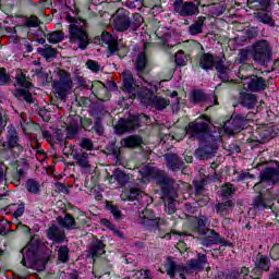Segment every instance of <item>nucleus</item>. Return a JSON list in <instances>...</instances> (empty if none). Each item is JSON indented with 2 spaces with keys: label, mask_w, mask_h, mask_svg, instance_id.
Here are the masks:
<instances>
[{
  "label": "nucleus",
  "mask_w": 279,
  "mask_h": 279,
  "mask_svg": "<svg viewBox=\"0 0 279 279\" xmlns=\"http://www.w3.org/2000/svg\"><path fill=\"white\" fill-rule=\"evenodd\" d=\"M94 132H96V134H99V136H101V134H104V125L101 124V119L97 118L94 124Z\"/></svg>",
  "instance_id": "58"
},
{
  "label": "nucleus",
  "mask_w": 279,
  "mask_h": 279,
  "mask_svg": "<svg viewBox=\"0 0 279 279\" xmlns=\"http://www.w3.org/2000/svg\"><path fill=\"white\" fill-rule=\"evenodd\" d=\"M250 56H252V49H240L235 59V64H242V66H250V64H246L247 60H250Z\"/></svg>",
  "instance_id": "39"
},
{
  "label": "nucleus",
  "mask_w": 279,
  "mask_h": 279,
  "mask_svg": "<svg viewBox=\"0 0 279 279\" xmlns=\"http://www.w3.org/2000/svg\"><path fill=\"white\" fill-rule=\"evenodd\" d=\"M186 62H189V58L186 57V54H184V52L182 50H179L175 53L177 66H184V65H186Z\"/></svg>",
  "instance_id": "49"
},
{
  "label": "nucleus",
  "mask_w": 279,
  "mask_h": 279,
  "mask_svg": "<svg viewBox=\"0 0 279 279\" xmlns=\"http://www.w3.org/2000/svg\"><path fill=\"white\" fill-rule=\"evenodd\" d=\"M80 145L82 149H86L87 151H93V141L90 138L84 137Z\"/></svg>",
  "instance_id": "55"
},
{
  "label": "nucleus",
  "mask_w": 279,
  "mask_h": 279,
  "mask_svg": "<svg viewBox=\"0 0 279 279\" xmlns=\"http://www.w3.org/2000/svg\"><path fill=\"white\" fill-rule=\"evenodd\" d=\"M8 143H9V147H16V145H19V136L16 135L15 131L10 133Z\"/></svg>",
  "instance_id": "56"
},
{
  "label": "nucleus",
  "mask_w": 279,
  "mask_h": 279,
  "mask_svg": "<svg viewBox=\"0 0 279 279\" xmlns=\"http://www.w3.org/2000/svg\"><path fill=\"white\" fill-rule=\"evenodd\" d=\"M57 221L61 228H66V230H75V228H77L75 218H73L71 214H65L64 217H58Z\"/></svg>",
  "instance_id": "27"
},
{
  "label": "nucleus",
  "mask_w": 279,
  "mask_h": 279,
  "mask_svg": "<svg viewBox=\"0 0 279 279\" xmlns=\"http://www.w3.org/2000/svg\"><path fill=\"white\" fill-rule=\"evenodd\" d=\"M15 86L17 88L14 92V96L17 99H23L26 104H34V97L32 96V82L25 73L20 72L15 76Z\"/></svg>",
  "instance_id": "6"
},
{
  "label": "nucleus",
  "mask_w": 279,
  "mask_h": 279,
  "mask_svg": "<svg viewBox=\"0 0 279 279\" xmlns=\"http://www.w3.org/2000/svg\"><path fill=\"white\" fill-rule=\"evenodd\" d=\"M206 100V94L202 90H194L191 95L192 104H202Z\"/></svg>",
  "instance_id": "46"
},
{
  "label": "nucleus",
  "mask_w": 279,
  "mask_h": 279,
  "mask_svg": "<svg viewBox=\"0 0 279 279\" xmlns=\"http://www.w3.org/2000/svg\"><path fill=\"white\" fill-rule=\"evenodd\" d=\"M101 40L102 43H105V45H108L111 53H117V51H119L118 45H117V37L112 36V34L108 32H102Z\"/></svg>",
  "instance_id": "28"
},
{
  "label": "nucleus",
  "mask_w": 279,
  "mask_h": 279,
  "mask_svg": "<svg viewBox=\"0 0 279 279\" xmlns=\"http://www.w3.org/2000/svg\"><path fill=\"white\" fill-rule=\"evenodd\" d=\"M116 16L114 27L118 32H128V29H131L130 11L125 9H119L116 13Z\"/></svg>",
  "instance_id": "16"
},
{
  "label": "nucleus",
  "mask_w": 279,
  "mask_h": 279,
  "mask_svg": "<svg viewBox=\"0 0 279 279\" xmlns=\"http://www.w3.org/2000/svg\"><path fill=\"white\" fill-rule=\"evenodd\" d=\"M47 40L52 45H58V43H62L64 40V33H62L61 31H54L52 33H49L47 35Z\"/></svg>",
  "instance_id": "42"
},
{
  "label": "nucleus",
  "mask_w": 279,
  "mask_h": 279,
  "mask_svg": "<svg viewBox=\"0 0 279 279\" xmlns=\"http://www.w3.org/2000/svg\"><path fill=\"white\" fill-rule=\"evenodd\" d=\"M10 230V222L3 219L0 220V234H5Z\"/></svg>",
  "instance_id": "60"
},
{
  "label": "nucleus",
  "mask_w": 279,
  "mask_h": 279,
  "mask_svg": "<svg viewBox=\"0 0 279 279\" xmlns=\"http://www.w3.org/2000/svg\"><path fill=\"white\" fill-rule=\"evenodd\" d=\"M255 267L258 269H262V271H269V268L271 267V260L269 257L258 253L255 257Z\"/></svg>",
  "instance_id": "29"
},
{
  "label": "nucleus",
  "mask_w": 279,
  "mask_h": 279,
  "mask_svg": "<svg viewBox=\"0 0 279 279\" xmlns=\"http://www.w3.org/2000/svg\"><path fill=\"white\" fill-rule=\"evenodd\" d=\"M215 148L213 146L205 145L204 147L197 148L195 155L201 160H208L213 156Z\"/></svg>",
  "instance_id": "38"
},
{
  "label": "nucleus",
  "mask_w": 279,
  "mask_h": 279,
  "mask_svg": "<svg viewBox=\"0 0 279 279\" xmlns=\"http://www.w3.org/2000/svg\"><path fill=\"white\" fill-rule=\"evenodd\" d=\"M227 276H235L236 279H247L250 277V268L242 267L240 271H233L232 274Z\"/></svg>",
  "instance_id": "50"
},
{
  "label": "nucleus",
  "mask_w": 279,
  "mask_h": 279,
  "mask_svg": "<svg viewBox=\"0 0 279 279\" xmlns=\"http://www.w3.org/2000/svg\"><path fill=\"white\" fill-rule=\"evenodd\" d=\"M78 129L77 126L70 125L68 126V138H75L77 136Z\"/></svg>",
  "instance_id": "63"
},
{
  "label": "nucleus",
  "mask_w": 279,
  "mask_h": 279,
  "mask_svg": "<svg viewBox=\"0 0 279 279\" xmlns=\"http://www.w3.org/2000/svg\"><path fill=\"white\" fill-rule=\"evenodd\" d=\"M255 19L259 23H263V25H268L269 27H276V21H274V15H271V12L260 10L257 13H255Z\"/></svg>",
  "instance_id": "25"
},
{
  "label": "nucleus",
  "mask_w": 279,
  "mask_h": 279,
  "mask_svg": "<svg viewBox=\"0 0 279 279\" xmlns=\"http://www.w3.org/2000/svg\"><path fill=\"white\" fill-rule=\"evenodd\" d=\"M86 66L89 71H93V73H99V71H101V65H99V62L95 60H88L86 62Z\"/></svg>",
  "instance_id": "53"
},
{
  "label": "nucleus",
  "mask_w": 279,
  "mask_h": 279,
  "mask_svg": "<svg viewBox=\"0 0 279 279\" xmlns=\"http://www.w3.org/2000/svg\"><path fill=\"white\" fill-rule=\"evenodd\" d=\"M149 64V58L147 57V53L141 52L137 54V58L135 60V68L137 73H143L145 69H147V65Z\"/></svg>",
  "instance_id": "34"
},
{
  "label": "nucleus",
  "mask_w": 279,
  "mask_h": 279,
  "mask_svg": "<svg viewBox=\"0 0 279 279\" xmlns=\"http://www.w3.org/2000/svg\"><path fill=\"white\" fill-rule=\"evenodd\" d=\"M130 180H132L130 174H126L121 169H116L112 172L109 182H118L119 186H125V184L130 183Z\"/></svg>",
  "instance_id": "22"
},
{
  "label": "nucleus",
  "mask_w": 279,
  "mask_h": 279,
  "mask_svg": "<svg viewBox=\"0 0 279 279\" xmlns=\"http://www.w3.org/2000/svg\"><path fill=\"white\" fill-rule=\"evenodd\" d=\"M40 247V241L38 238L33 236L22 251L21 254L23 256L22 265L27 267L28 269H34L36 265H38V248Z\"/></svg>",
  "instance_id": "5"
},
{
  "label": "nucleus",
  "mask_w": 279,
  "mask_h": 279,
  "mask_svg": "<svg viewBox=\"0 0 279 279\" xmlns=\"http://www.w3.org/2000/svg\"><path fill=\"white\" fill-rule=\"evenodd\" d=\"M48 238L51 239V241H56V243H62V241H64V231L52 226L48 229Z\"/></svg>",
  "instance_id": "35"
},
{
  "label": "nucleus",
  "mask_w": 279,
  "mask_h": 279,
  "mask_svg": "<svg viewBox=\"0 0 279 279\" xmlns=\"http://www.w3.org/2000/svg\"><path fill=\"white\" fill-rule=\"evenodd\" d=\"M88 84H86V81L84 80L80 81V85L83 86V88L92 89L94 97H96L97 99H101V93H107L108 90L106 89V86L104 85V83L99 81H96L93 83L88 82Z\"/></svg>",
  "instance_id": "19"
},
{
  "label": "nucleus",
  "mask_w": 279,
  "mask_h": 279,
  "mask_svg": "<svg viewBox=\"0 0 279 279\" xmlns=\"http://www.w3.org/2000/svg\"><path fill=\"white\" fill-rule=\"evenodd\" d=\"M199 66L205 71H208L216 66V71L218 73V77L221 82H232L231 75L234 66L232 62H226L211 53H203L199 58Z\"/></svg>",
  "instance_id": "3"
},
{
  "label": "nucleus",
  "mask_w": 279,
  "mask_h": 279,
  "mask_svg": "<svg viewBox=\"0 0 279 279\" xmlns=\"http://www.w3.org/2000/svg\"><path fill=\"white\" fill-rule=\"evenodd\" d=\"M210 131V118L207 116H202L195 121L190 122L187 126V134L191 138H197L198 141H204V136H208Z\"/></svg>",
  "instance_id": "7"
},
{
  "label": "nucleus",
  "mask_w": 279,
  "mask_h": 279,
  "mask_svg": "<svg viewBox=\"0 0 279 279\" xmlns=\"http://www.w3.org/2000/svg\"><path fill=\"white\" fill-rule=\"evenodd\" d=\"M26 190L33 195L40 193V183L34 179H28L26 182Z\"/></svg>",
  "instance_id": "43"
},
{
  "label": "nucleus",
  "mask_w": 279,
  "mask_h": 279,
  "mask_svg": "<svg viewBox=\"0 0 279 279\" xmlns=\"http://www.w3.org/2000/svg\"><path fill=\"white\" fill-rule=\"evenodd\" d=\"M123 77V88L130 95H136V83H134V76L132 73L125 72L122 74Z\"/></svg>",
  "instance_id": "24"
},
{
  "label": "nucleus",
  "mask_w": 279,
  "mask_h": 279,
  "mask_svg": "<svg viewBox=\"0 0 279 279\" xmlns=\"http://www.w3.org/2000/svg\"><path fill=\"white\" fill-rule=\"evenodd\" d=\"M107 209L113 215L114 219H121V209L117 205L107 204Z\"/></svg>",
  "instance_id": "54"
},
{
  "label": "nucleus",
  "mask_w": 279,
  "mask_h": 279,
  "mask_svg": "<svg viewBox=\"0 0 279 279\" xmlns=\"http://www.w3.org/2000/svg\"><path fill=\"white\" fill-rule=\"evenodd\" d=\"M232 208H234V202L227 201L225 203H218L216 205V213L220 215L221 217H227V215H230L232 213Z\"/></svg>",
  "instance_id": "32"
},
{
  "label": "nucleus",
  "mask_w": 279,
  "mask_h": 279,
  "mask_svg": "<svg viewBox=\"0 0 279 279\" xmlns=\"http://www.w3.org/2000/svg\"><path fill=\"white\" fill-rule=\"evenodd\" d=\"M72 156L76 160V165H78V167H82L83 169H88V167H90V163L88 162V153L80 150L73 153Z\"/></svg>",
  "instance_id": "31"
},
{
  "label": "nucleus",
  "mask_w": 279,
  "mask_h": 279,
  "mask_svg": "<svg viewBox=\"0 0 279 279\" xmlns=\"http://www.w3.org/2000/svg\"><path fill=\"white\" fill-rule=\"evenodd\" d=\"M143 195V192L138 187H131L130 190H125L121 194V199L123 202H134L135 199H138Z\"/></svg>",
  "instance_id": "30"
},
{
  "label": "nucleus",
  "mask_w": 279,
  "mask_h": 279,
  "mask_svg": "<svg viewBox=\"0 0 279 279\" xmlns=\"http://www.w3.org/2000/svg\"><path fill=\"white\" fill-rule=\"evenodd\" d=\"M89 254L92 258H99L102 254H106V244L101 240H94L89 245Z\"/></svg>",
  "instance_id": "23"
},
{
  "label": "nucleus",
  "mask_w": 279,
  "mask_h": 279,
  "mask_svg": "<svg viewBox=\"0 0 279 279\" xmlns=\"http://www.w3.org/2000/svg\"><path fill=\"white\" fill-rule=\"evenodd\" d=\"M247 71H252V65H241L238 71V77L242 80V84L245 90L251 93H260L267 88V82L265 78L256 75L247 74Z\"/></svg>",
  "instance_id": "4"
},
{
  "label": "nucleus",
  "mask_w": 279,
  "mask_h": 279,
  "mask_svg": "<svg viewBox=\"0 0 279 279\" xmlns=\"http://www.w3.org/2000/svg\"><path fill=\"white\" fill-rule=\"evenodd\" d=\"M163 202H165L166 208H168L169 215H173V213H175V198L165 196Z\"/></svg>",
  "instance_id": "48"
},
{
  "label": "nucleus",
  "mask_w": 279,
  "mask_h": 279,
  "mask_svg": "<svg viewBox=\"0 0 279 279\" xmlns=\"http://www.w3.org/2000/svg\"><path fill=\"white\" fill-rule=\"evenodd\" d=\"M38 53L46 58V60H50V58H56L58 56V50L56 48H51L49 45H45L44 48H38Z\"/></svg>",
  "instance_id": "41"
},
{
  "label": "nucleus",
  "mask_w": 279,
  "mask_h": 279,
  "mask_svg": "<svg viewBox=\"0 0 279 279\" xmlns=\"http://www.w3.org/2000/svg\"><path fill=\"white\" fill-rule=\"evenodd\" d=\"M206 263H208V257H206L205 254L198 253V258L191 259L187 262L185 267L182 265H177L173 257L167 258L165 267L170 278H175V274H178L180 278L184 279V274H190L191 271H202V269L206 267Z\"/></svg>",
  "instance_id": "2"
},
{
  "label": "nucleus",
  "mask_w": 279,
  "mask_h": 279,
  "mask_svg": "<svg viewBox=\"0 0 279 279\" xmlns=\"http://www.w3.org/2000/svg\"><path fill=\"white\" fill-rule=\"evenodd\" d=\"M54 90L60 99H66L69 90L73 88V81L71 74L64 70L59 71V80L53 82Z\"/></svg>",
  "instance_id": "12"
},
{
  "label": "nucleus",
  "mask_w": 279,
  "mask_h": 279,
  "mask_svg": "<svg viewBox=\"0 0 279 279\" xmlns=\"http://www.w3.org/2000/svg\"><path fill=\"white\" fill-rule=\"evenodd\" d=\"M171 101L167 98H162L160 96H155L153 99V102L150 104L151 108H155V110H165Z\"/></svg>",
  "instance_id": "40"
},
{
  "label": "nucleus",
  "mask_w": 279,
  "mask_h": 279,
  "mask_svg": "<svg viewBox=\"0 0 279 279\" xmlns=\"http://www.w3.org/2000/svg\"><path fill=\"white\" fill-rule=\"evenodd\" d=\"M26 25L28 27H38L40 25V20L36 15H32L27 21Z\"/></svg>",
  "instance_id": "57"
},
{
  "label": "nucleus",
  "mask_w": 279,
  "mask_h": 279,
  "mask_svg": "<svg viewBox=\"0 0 279 279\" xmlns=\"http://www.w3.org/2000/svg\"><path fill=\"white\" fill-rule=\"evenodd\" d=\"M69 252H70L69 246L66 245L60 246L58 250V260H60V263H69V258H70Z\"/></svg>",
  "instance_id": "44"
},
{
  "label": "nucleus",
  "mask_w": 279,
  "mask_h": 279,
  "mask_svg": "<svg viewBox=\"0 0 279 279\" xmlns=\"http://www.w3.org/2000/svg\"><path fill=\"white\" fill-rule=\"evenodd\" d=\"M143 144V138L138 135H131L121 141L122 147H140Z\"/></svg>",
  "instance_id": "37"
},
{
  "label": "nucleus",
  "mask_w": 279,
  "mask_h": 279,
  "mask_svg": "<svg viewBox=\"0 0 279 279\" xmlns=\"http://www.w3.org/2000/svg\"><path fill=\"white\" fill-rule=\"evenodd\" d=\"M25 213V203L17 204V207L14 211V217H23V214Z\"/></svg>",
  "instance_id": "61"
},
{
  "label": "nucleus",
  "mask_w": 279,
  "mask_h": 279,
  "mask_svg": "<svg viewBox=\"0 0 279 279\" xmlns=\"http://www.w3.org/2000/svg\"><path fill=\"white\" fill-rule=\"evenodd\" d=\"M131 29L132 32H136L141 25H143V15L140 13H134L133 14V20L130 21Z\"/></svg>",
  "instance_id": "45"
},
{
  "label": "nucleus",
  "mask_w": 279,
  "mask_h": 279,
  "mask_svg": "<svg viewBox=\"0 0 279 279\" xmlns=\"http://www.w3.org/2000/svg\"><path fill=\"white\" fill-rule=\"evenodd\" d=\"M250 119L247 116H243L241 113L236 114L230 122L225 123L223 130L227 134H235V132H241V130H245L247 128Z\"/></svg>",
  "instance_id": "15"
},
{
  "label": "nucleus",
  "mask_w": 279,
  "mask_h": 279,
  "mask_svg": "<svg viewBox=\"0 0 279 279\" xmlns=\"http://www.w3.org/2000/svg\"><path fill=\"white\" fill-rule=\"evenodd\" d=\"M277 168H266L260 172V181L254 185V191L259 193L253 201V208L256 210H265L271 208V199H276L278 195L274 194V190L278 191L279 170Z\"/></svg>",
  "instance_id": "1"
},
{
  "label": "nucleus",
  "mask_w": 279,
  "mask_h": 279,
  "mask_svg": "<svg viewBox=\"0 0 279 279\" xmlns=\"http://www.w3.org/2000/svg\"><path fill=\"white\" fill-rule=\"evenodd\" d=\"M138 223L141 226H144L147 230H161V226H165L166 221L165 219L156 218V215H154V210L146 207L141 214Z\"/></svg>",
  "instance_id": "11"
},
{
  "label": "nucleus",
  "mask_w": 279,
  "mask_h": 279,
  "mask_svg": "<svg viewBox=\"0 0 279 279\" xmlns=\"http://www.w3.org/2000/svg\"><path fill=\"white\" fill-rule=\"evenodd\" d=\"M151 179L157 180V183L160 184V186H171V184H173V180H171L169 177H166L163 171L154 168H146L143 171L141 180L142 182L147 183Z\"/></svg>",
  "instance_id": "14"
},
{
  "label": "nucleus",
  "mask_w": 279,
  "mask_h": 279,
  "mask_svg": "<svg viewBox=\"0 0 279 279\" xmlns=\"http://www.w3.org/2000/svg\"><path fill=\"white\" fill-rule=\"evenodd\" d=\"M271 56H274V52L267 40H259L253 45L252 58L257 64L265 66V64L271 62Z\"/></svg>",
  "instance_id": "8"
},
{
  "label": "nucleus",
  "mask_w": 279,
  "mask_h": 279,
  "mask_svg": "<svg viewBox=\"0 0 279 279\" xmlns=\"http://www.w3.org/2000/svg\"><path fill=\"white\" fill-rule=\"evenodd\" d=\"M137 98L140 99L141 104L143 106H151V102L154 101V92L151 89L143 86L137 88Z\"/></svg>",
  "instance_id": "21"
},
{
  "label": "nucleus",
  "mask_w": 279,
  "mask_h": 279,
  "mask_svg": "<svg viewBox=\"0 0 279 279\" xmlns=\"http://www.w3.org/2000/svg\"><path fill=\"white\" fill-rule=\"evenodd\" d=\"M70 43L74 45L76 49H86L88 45H90V39L88 38V33H86V28L82 25H77L75 23L70 24Z\"/></svg>",
  "instance_id": "9"
},
{
  "label": "nucleus",
  "mask_w": 279,
  "mask_h": 279,
  "mask_svg": "<svg viewBox=\"0 0 279 279\" xmlns=\"http://www.w3.org/2000/svg\"><path fill=\"white\" fill-rule=\"evenodd\" d=\"M206 21V17L201 16L197 19V21L190 25L189 27V34L191 36H197L204 32V22Z\"/></svg>",
  "instance_id": "33"
},
{
  "label": "nucleus",
  "mask_w": 279,
  "mask_h": 279,
  "mask_svg": "<svg viewBox=\"0 0 279 279\" xmlns=\"http://www.w3.org/2000/svg\"><path fill=\"white\" fill-rule=\"evenodd\" d=\"M43 136L50 143V145H65L64 135L62 133L57 132L51 134L49 131H43Z\"/></svg>",
  "instance_id": "26"
},
{
  "label": "nucleus",
  "mask_w": 279,
  "mask_h": 279,
  "mask_svg": "<svg viewBox=\"0 0 279 279\" xmlns=\"http://www.w3.org/2000/svg\"><path fill=\"white\" fill-rule=\"evenodd\" d=\"M270 258L272 260H279V244H274L270 250Z\"/></svg>",
  "instance_id": "59"
},
{
  "label": "nucleus",
  "mask_w": 279,
  "mask_h": 279,
  "mask_svg": "<svg viewBox=\"0 0 279 279\" xmlns=\"http://www.w3.org/2000/svg\"><path fill=\"white\" fill-rule=\"evenodd\" d=\"M202 245L208 247L210 245H222V247H232V243L221 238L219 233L210 231V235L202 240Z\"/></svg>",
  "instance_id": "18"
},
{
  "label": "nucleus",
  "mask_w": 279,
  "mask_h": 279,
  "mask_svg": "<svg viewBox=\"0 0 279 279\" xmlns=\"http://www.w3.org/2000/svg\"><path fill=\"white\" fill-rule=\"evenodd\" d=\"M5 125H8V114L0 113V132L5 130Z\"/></svg>",
  "instance_id": "62"
},
{
  "label": "nucleus",
  "mask_w": 279,
  "mask_h": 279,
  "mask_svg": "<svg viewBox=\"0 0 279 279\" xmlns=\"http://www.w3.org/2000/svg\"><path fill=\"white\" fill-rule=\"evenodd\" d=\"M10 84V75L5 71V68H0V86Z\"/></svg>",
  "instance_id": "52"
},
{
  "label": "nucleus",
  "mask_w": 279,
  "mask_h": 279,
  "mask_svg": "<svg viewBox=\"0 0 279 279\" xmlns=\"http://www.w3.org/2000/svg\"><path fill=\"white\" fill-rule=\"evenodd\" d=\"M149 123V118L145 113H140L133 117L130 120L121 119L116 126V130L119 134H123L125 132H132V130H136V128H141V125H147Z\"/></svg>",
  "instance_id": "10"
},
{
  "label": "nucleus",
  "mask_w": 279,
  "mask_h": 279,
  "mask_svg": "<svg viewBox=\"0 0 279 279\" xmlns=\"http://www.w3.org/2000/svg\"><path fill=\"white\" fill-rule=\"evenodd\" d=\"M222 197H230V195H234L236 193V189L231 183H227L222 186Z\"/></svg>",
  "instance_id": "51"
},
{
  "label": "nucleus",
  "mask_w": 279,
  "mask_h": 279,
  "mask_svg": "<svg viewBox=\"0 0 279 279\" xmlns=\"http://www.w3.org/2000/svg\"><path fill=\"white\" fill-rule=\"evenodd\" d=\"M238 101L243 106V108L253 110V108H256V105L258 104V98L246 89L240 92Z\"/></svg>",
  "instance_id": "17"
},
{
  "label": "nucleus",
  "mask_w": 279,
  "mask_h": 279,
  "mask_svg": "<svg viewBox=\"0 0 279 279\" xmlns=\"http://www.w3.org/2000/svg\"><path fill=\"white\" fill-rule=\"evenodd\" d=\"M257 132L262 143H267V141H271V138L276 136V133H274V128L271 126H264Z\"/></svg>",
  "instance_id": "36"
},
{
  "label": "nucleus",
  "mask_w": 279,
  "mask_h": 279,
  "mask_svg": "<svg viewBox=\"0 0 279 279\" xmlns=\"http://www.w3.org/2000/svg\"><path fill=\"white\" fill-rule=\"evenodd\" d=\"M263 269L255 266V268L251 271V278L253 279H259L260 276H263Z\"/></svg>",
  "instance_id": "64"
},
{
  "label": "nucleus",
  "mask_w": 279,
  "mask_h": 279,
  "mask_svg": "<svg viewBox=\"0 0 279 279\" xmlns=\"http://www.w3.org/2000/svg\"><path fill=\"white\" fill-rule=\"evenodd\" d=\"M101 225L105 226L106 228H109V230H112L113 234H116V236H119L120 239H123V232L117 230V227L110 220L102 219Z\"/></svg>",
  "instance_id": "47"
},
{
  "label": "nucleus",
  "mask_w": 279,
  "mask_h": 279,
  "mask_svg": "<svg viewBox=\"0 0 279 279\" xmlns=\"http://www.w3.org/2000/svg\"><path fill=\"white\" fill-rule=\"evenodd\" d=\"M167 167L171 169V171H180L182 169V173H184V161L178 157L175 154L166 155Z\"/></svg>",
  "instance_id": "20"
},
{
  "label": "nucleus",
  "mask_w": 279,
  "mask_h": 279,
  "mask_svg": "<svg viewBox=\"0 0 279 279\" xmlns=\"http://www.w3.org/2000/svg\"><path fill=\"white\" fill-rule=\"evenodd\" d=\"M172 8L175 14L183 17L197 16V14H199V7L194 2L174 0Z\"/></svg>",
  "instance_id": "13"
}]
</instances>
